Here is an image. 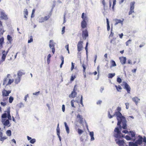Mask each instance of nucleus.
Wrapping results in <instances>:
<instances>
[{"label":"nucleus","mask_w":146,"mask_h":146,"mask_svg":"<svg viewBox=\"0 0 146 146\" xmlns=\"http://www.w3.org/2000/svg\"><path fill=\"white\" fill-rule=\"evenodd\" d=\"M116 110L117 111L115 112V113L118 121L117 125L121 128V124L122 123V128L123 129H126L127 127L126 121L125 117L122 115L120 112L121 110V107H118L116 109Z\"/></svg>","instance_id":"obj_1"},{"label":"nucleus","mask_w":146,"mask_h":146,"mask_svg":"<svg viewBox=\"0 0 146 146\" xmlns=\"http://www.w3.org/2000/svg\"><path fill=\"white\" fill-rule=\"evenodd\" d=\"M114 136L117 139H115V141L117 144L119 145V146H127L126 145V143L123 140H119V139L123 137L119 128L117 127L115 128L114 130Z\"/></svg>","instance_id":"obj_2"},{"label":"nucleus","mask_w":146,"mask_h":146,"mask_svg":"<svg viewBox=\"0 0 146 146\" xmlns=\"http://www.w3.org/2000/svg\"><path fill=\"white\" fill-rule=\"evenodd\" d=\"M138 139L137 140L135 141L137 145H141L143 141L145 142V143H146V137L144 136L143 138L140 135H139L138 136Z\"/></svg>","instance_id":"obj_3"},{"label":"nucleus","mask_w":146,"mask_h":146,"mask_svg":"<svg viewBox=\"0 0 146 146\" xmlns=\"http://www.w3.org/2000/svg\"><path fill=\"white\" fill-rule=\"evenodd\" d=\"M56 43L54 42V41L52 40H50L49 46L50 48L52 49V52L53 54H54L55 51V45Z\"/></svg>","instance_id":"obj_4"},{"label":"nucleus","mask_w":146,"mask_h":146,"mask_svg":"<svg viewBox=\"0 0 146 146\" xmlns=\"http://www.w3.org/2000/svg\"><path fill=\"white\" fill-rule=\"evenodd\" d=\"M76 85H75L73 90L72 91L71 94L69 95V97L70 98H74L76 96L77 93L76 92L77 90V88H76Z\"/></svg>","instance_id":"obj_5"},{"label":"nucleus","mask_w":146,"mask_h":146,"mask_svg":"<svg viewBox=\"0 0 146 146\" xmlns=\"http://www.w3.org/2000/svg\"><path fill=\"white\" fill-rule=\"evenodd\" d=\"M135 2H131L130 3V11L129 13V15H130L134 12V5Z\"/></svg>","instance_id":"obj_6"},{"label":"nucleus","mask_w":146,"mask_h":146,"mask_svg":"<svg viewBox=\"0 0 146 146\" xmlns=\"http://www.w3.org/2000/svg\"><path fill=\"white\" fill-rule=\"evenodd\" d=\"M8 51L6 52L5 50L2 52V55L1 57V60L0 61V64L5 60L6 56L7 54Z\"/></svg>","instance_id":"obj_7"},{"label":"nucleus","mask_w":146,"mask_h":146,"mask_svg":"<svg viewBox=\"0 0 146 146\" xmlns=\"http://www.w3.org/2000/svg\"><path fill=\"white\" fill-rule=\"evenodd\" d=\"M83 42L82 41H79L77 44V50L78 52H80L82 50L83 48L82 44Z\"/></svg>","instance_id":"obj_8"},{"label":"nucleus","mask_w":146,"mask_h":146,"mask_svg":"<svg viewBox=\"0 0 146 146\" xmlns=\"http://www.w3.org/2000/svg\"><path fill=\"white\" fill-rule=\"evenodd\" d=\"M82 35L83 38L86 39L87 37L88 36V31L87 29L82 31Z\"/></svg>","instance_id":"obj_9"},{"label":"nucleus","mask_w":146,"mask_h":146,"mask_svg":"<svg viewBox=\"0 0 146 146\" xmlns=\"http://www.w3.org/2000/svg\"><path fill=\"white\" fill-rule=\"evenodd\" d=\"M123 83L124 85V88L126 90L128 93H130L131 88L129 85L126 82H123Z\"/></svg>","instance_id":"obj_10"},{"label":"nucleus","mask_w":146,"mask_h":146,"mask_svg":"<svg viewBox=\"0 0 146 146\" xmlns=\"http://www.w3.org/2000/svg\"><path fill=\"white\" fill-rule=\"evenodd\" d=\"M11 92L10 90L7 91L6 90L4 89L2 91V95L3 97L7 96Z\"/></svg>","instance_id":"obj_11"},{"label":"nucleus","mask_w":146,"mask_h":146,"mask_svg":"<svg viewBox=\"0 0 146 146\" xmlns=\"http://www.w3.org/2000/svg\"><path fill=\"white\" fill-rule=\"evenodd\" d=\"M76 118L78 119L80 123L82 124L83 123L84 119L82 115L78 114L76 116Z\"/></svg>","instance_id":"obj_12"},{"label":"nucleus","mask_w":146,"mask_h":146,"mask_svg":"<svg viewBox=\"0 0 146 146\" xmlns=\"http://www.w3.org/2000/svg\"><path fill=\"white\" fill-rule=\"evenodd\" d=\"M88 21L82 20L81 22V26L82 29L87 27V22Z\"/></svg>","instance_id":"obj_13"},{"label":"nucleus","mask_w":146,"mask_h":146,"mask_svg":"<svg viewBox=\"0 0 146 146\" xmlns=\"http://www.w3.org/2000/svg\"><path fill=\"white\" fill-rule=\"evenodd\" d=\"M119 59L122 64H125L126 60V58L125 57L123 56L119 58Z\"/></svg>","instance_id":"obj_14"},{"label":"nucleus","mask_w":146,"mask_h":146,"mask_svg":"<svg viewBox=\"0 0 146 146\" xmlns=\"http://www.w3.org/2000/svg\"><path fill=\"white\" fill-rule=\"evenodd\" d=\"M81 17L82 19V20L85 21H88V16L86 13H82V14Z\"/></svg>","instance_id":"obj_15"},{"label":"nucleus","mask_w":146,"mask_h":146,"mask_svg":"<svg viewBox=\"0 0 146 146\" xmlns=\"http://www.w3.org/2000/svg\"><path fill=\"white\" fill-rule=\"evenodd\" d=\"M124 20V19H122L121 20L115 19V25H116L118 23H121L122 24Z\"/></svg>","instance_id":"obj_16"},{"label":"nucleus","mask_w":146,"mask_h":146,"mask_svg":"<svg viewBox=\"0 0 146 146\" xmlns=\"http://www.w3.org/2000/svg\"><path fill=\"white\" fill-rule=\"evenodd\" d=\"M2 122L5 126L9 127L10 126V122L9 119H7L5 121H3Z\"/></svg>","instance_id":"obj_17"},{"label":"nucleus","mask_w":146,"mask_h":146,"mask_svg":"<svg viewBox=\"0 0 146 146\" xmlns=\"http://www.w3.org/2000/svg\"><path fill=\"white\" fill-rule=\"evenodd\" d=\"M132 100L135 102L136 105H137L139 101L140 100V99L136 96L135 97L132 98Z\"/></svg>","instance_id":"obj_18"},{"label":"nucleus","mask_w":146,"mask_h":146,"mask_svg":"<svg viewBox=\"0 0 146 146\" xmlns=\"http://www.w3.org/2000/svg\"><path fill=\"white\" fill-rule=\"evenodd\" d=\"M0 18L2 19L7 20L8 19L7 15L3 12H1V16Z\"/></svg>","instance_id":"obj_19"},{"label":"nucleus","mask_w":146,"mask_h":146,"mask_svg":"<svg viewBox=\"0 0 146 146\" xmlns=\"http://www.w3.org/2000/svg\"><path fill=\"white\" fill-rule=\"evenodd\" d=\"M102 3L103 5L104 9L105 11H106L108 9V7L106 6L105 2V0H102Z\"/></svg>","instance_id":"obj_20"},{"label":"nucleus","mask_w":146,"mask_h":146,"mask_svg":"<svg viewBox=\"0 0 146 146\" xmlns=\"http://www.w3.org/2000/svg\"><path fill=\"white\" fill-rule=\"evenodd\" d=\"M129 133H130L131 136L132 138L134 137V139H132L133 141H135V132L133 131H130Z\"/></svg>","instance_id":"obj_21"},{"label":"nucleus","mask_w":146,"mask_h":146,"mask_svg":"<svg viewBox=\"0 0 146 146\" xmlns=\"http://www.w3.org/2000/svg\"><path fill=\"white\" fill-rule=\"evenodd\" d=\"M25 74V73L23 70H20L17 73V76L18 77L21 78V76Z\"/></svg>","instance_id":"obj_22"},{"label":"nucleus","mask_w":146,"mask_h":146,"mask_svg":"<svg viewBox=\"0 0 146 146\" xmlns=\"http://www.w3.org/2000/svg\"><path fill=\"white\" fill-rule=\"evenodd\" d=\"M59 124H58V125L56 129V131H57V135L58 136V137L59 138L60 141L61 140V137L60 135V128L59 127Z\"/></svg>","instance_id":"obj_23"},{"label":"nucleus","mask_w":146,"mask_h":146,"mask_svg":"<svg viewBox=\"0 0 146 146\" xmlns=\"http://www.w3.org/2000/svg\"><path fill=\"white\" fill-rule=\"evenodd\" d=\"M28 11L27 10V9H25L24 11V17L25 18H27V16L28 15Z\"/></svg>","instance_id":"obj_24"},{"label":"nucleus","mask_w":146,"mask_h":146,"mask_svg":"<svg viewBox=\"0 0 146 146\" xmlns=\"http://www.w3.org/2000/svg\"><path fill=\"white\" fill-rule=\"evenodd\" d=\"M115 87L116 89L118 92H121V90H122V88L120 85H119L118 86L115 85Z\"/></svg>","instance_id":"obj_25"},{"label":"nucleus","mask_w":146,"mask_h":146,"mask_svg":"<svg viewBox=\"0 0 146 146\" xmlns=\"http://www.w3.org/2000/svg\"><path fill=\"white\" fill-rule=\"evenodd\" d=\"M64 124L65 126L66 127V132L68 133H69L70 132V130H69V128L68 126V125L67 124V123L66 122H64Z\"/></svg>","instance_id":"obj_26"},{"label":"nucleus","mask_w":146,"mask_h":146,"mask_svg":"<svg viewBox=\"0 0 146 146\" xmlns=\"http://www.w3.org/2000/svg\"><path fill=\"white\" fill-rule=\"evenodd\" d=\"M7 115L8 118L9 120H11V118L10 114V111L9 110H7Z\"/></svg>","instance_id":"obj_27"},{"label":"nucleus","mask_w":146,"mask_h":146,"mask_svg":"<svg viewBox=\"0 0 146 146\" xmlns=\"http://www.w3.org/2000/svg\"><path fill=\"white\" fill-rule=\"evenodd\" d=\"M75 101L77 103H78V102L76 100ZM75 102V101L74 100H72L70 102L71 104V106L74 108H75V107L74 106V102Z\"/></svg>","instance_id":"obj_28"},{"label":"nucleus","mask_w":146,"mask_h":146,"mask_svg":"<svg viewBox=\"0 0 146 146\" xmlns=\"http://www.w3.org/2000/svg\"><path fill=\"white\" fill-rule=\"evenodd\" d=\"M90 135L91 137V141L94 140V132L93 131L90 132Z\"/></svg>","instance_id":"obj_29"},{"label":"nucleus","mask_w":146,"mask_h":146,"mask_svg":"<svg viewBox=\"0 0 146 146\" xmlns=\"http://www.w3.org/2000/svg\"><path fill=\"white\" fill-rule=\"evenodd\" d=\"M129 146H137V144L135 142V143H134L133 142H129Z\"/></svg>","instance_id":"obj_30"},{"label":"nucleus","mask_w":146,"mask_h":146,"mask_svg":"<svg viewBox=\"0 0 146 146\" xmlns=\"http://www.w3.org/2000/svg\"><path fill=\"white\" fill-rule=\"evenodd\" d=\"M20 80L21 78L18 77L15 80V83L16 84L20 82Z\"/></svg>","instance_id":"obj_31"},{"label":"nucleus","mask_w":146,"mask_h":146,"mask_svg":"<svg viewBox=\"0 0 146 146\" xmlns=\"http://www.w3.org/2000/svg\"><path fill=\"white\" fill-rule=\"evenodd\" d=\"M111 67L115 66H116L115 62L113 60H111Z\"/></svg>","instance_id":"obj_32"},{"label":"nucleus","mask_w":146,"mask_h":146,"mask_svg":"<svg viewBox=\"0 0 146 146\" xmlns=\"http://www.w3.org/2000/svg\"><path fill=\"white\" fill-rule=\"evenodd\" d=\"M51 14H50L48 15L47 16H46L44 17V20H45V21H47L50 18L51 16Z\"/></svg>","instance_id":"obj_33"},{"label":"nucleus","mask_w":146,"mask_h":146,"mask_svg":"<svg viewBox=\"0 0 146 146\" xmlns=\"http://www.w3.org/2000/svg\"><path fill=\"white\" fill-rule=\"evenodd\" d=\"M107 24V29L108 31H109L110 30V26L109 24L108 20V19H106Z\"/></svg>","instance_id":"obj_34"},{"label":"nucleus","mask_w":146,"mask_h":146,"mask_svg":"<svg viewBox=\"0 0 146 146\" xmlns=\"http://www.w3.org/2000/svg\"><path fill=\"white\" fill-rule=\"evenodd\" d=\"M14 81V80L13 79H9V81L6 84V85H9L11 84Z\"/></svg>","instance_id":"obj_35"},{"label":"nucleus","mask_w":146,"mask_h":146,"mask_svg":"<svg viewBox=\"0 0 146 146\" xmlns=\"http://www.w3.org/2000/svg\"><path fill=\"white\" fill-rule=\"evenodd\" d=\"M115 73H110L108 74V78H112L115 76Z\"/></svg>","instance_id":"obj_36"},{"label":"nucleus","mask_w":146,"mask_h":146,"mask_svg":"<svg viewBox=\"0 0 146 146\" xmlns=\"http://www.w3.org/2000/svg\"><path fill=\"white\" fill-rule=\"evenodd\" d=\"M84 132V131L80 129H78V132L79 134L80 135Z\"/></svg>","instance_id":"obj_37"},{"label":"nucleus","mask_w":146,"mask_h":146,"mask_svg":"<svg viewBox=\"0 0 146 146\" xmlns=\"http://www.w3.org/2000/svg\"><path fill=\"white\" fill-rule=\"evenodd\" d=\"M76 77L75 75H72L71 77L70 81L71 82H72L74 80V79L76 78Z\"/></svg>","instance_id":"obj_38"},{"label":"nucleus","mask_w":146,"mask_h":146,"mask_svg":"<svg viewBox=\"0 0 146 146\" xmlns=\"http://www.w3.org/2000/svg\"><path fill=\"white\" fill-rule=\"evenodd\" d=\"M6 134L8 136H10L11 135V131L10 130H9L6 131Z\"/></svg>","instance_id":"obj_39"},{"label":"nucleus","mask_w":146,"mask_h":146,"mask_svg":"<svg viewBox=\"0 0 146 146\" xmlns=\"http://www.w3.org/2000/svg\"><path fill=\"white\" fill-rule=\"evenodd\" d=\"M82 66L83 68V71L84 74H85V70L86 69V65L84 64H83L82 65Z\"/></svg>","instance_id":"obj_40"},{"label":"nucleus","mask_w":146,"mask_h":146,"mask_svg":"<svg viewBox=\"0 0 146 146\" xmlns=\"http://www.w3.org/2000/svg\"><path fill=\"white\" fill-rule=\"evenodd\" d=\"M72 65H71V71H72L74 69V64H75L74 63H73V62H72L71 63ZM76 67H75V69H76Z\"/></svg>","instance_id":"obj_41"},{"label":"nucleus","mask_w":146,"mask_h":146,"mask_svg":"<svg viewBox=\"0 0 146 146\" xmlns=\"http://www.w3.org/2000/svg\"><path fill=\"white\" fill-rule=\"evenodd\" d=\"M7 137H1L0 138V141H3L5 140L6 139Z\"/></svg>","instance_id":"obj_42"},{"label":"nucleus","mask_w":146,"mask_h":146,"mask_svg":"<svg viewBox=\"0 0 146 146\" xmlns=\"http://www.w3.org/2000/svg\"><path fill=\"white\" fill-rule=\"evenodd\" d=\"M125 138L128 141L132 139L128 135H126L125 137Z\"/></svg>","instance_id":"obj_43"},{"label":"nucleus","mask_w":146,"mask_h":146,"mask_svg":"<svg viewBox=\"0 0 146 146\" xmlns=\"http://www.w3.org/2000/svg\"><path fill=\"white\" fill-rule=\"evenodd\" d=\"M7 39L10 42H11L12 40V38L9 35L7 36Z\"/></svg>","instance_id":"obj_44"},{"label":"nucleus","mask_w":146,"mask_h":146,"mask_svg":"<svg viewBox=\"0 0 146 146\" xmlns=\"http://www.w3.org/2000/svg\"><path fill=\"white\" fill-rule=\"evenodd\" d=\"M45 21V20L44 19L43 17H41L39 19V22L40 23H42Z\"/></svg>","instance_id":"obj_45"},{"label":"nucleus","mask_w":146,"mask_h":146,"mask_svg":"<svg viewBox=\"0 0 146 146\" xmlns=\"http://www.w3.org/2000/svg\"><path fill=\"white\" fill-rule=\"evenodd\" d=\"M13 100V98L12 96H10L9 99V102L10 103H12Z\"/></svg>","instance_id":"obj_46"},{"label":"nucleus","mask_w":146,"mask_h":146,"mask_svg":"<svg viewBox=\"0 0 146 146\" xmlns=\"http://www.w3.org/2000/svg\"><path fill=\"white\" fill-rule=\"evenodd\" d=\"M88 43L87 42L86 43V46L85 47V49L86 50V54H87L88 53Z\"/></svg>","instance_id":"obj_47"},{"label":"nucleus","mask_w":146,"mask_h":146,"mask_svg":"<svg viewBox=\"0 0 146 146\" xmlns=\"http://www.w3.org/2000/svg\"><path fill=\"white\" fill-rule=\"evenodd\" d=\"M4 38L3 37H2L0 38V44H2L4 42Z\"/></svg>","instance_id":"obj_48"},{"label":"nucleus","mask_w":146,"mask_h":146,"mask_svg":"<svg viewBox=\"0 0 146 146\" xmlns=\"http://www.w3.org/2000/svg\"><path fill=\"white\" fill-rule=\"evenodd\" d=\"M115 115V113L113 115H111L110 112H109L108 113V116L110 118H111L113 117V116Z\"/></svg>","instance_id":"obj_49"},{"label":"nucleus","mask_w":146,"mask_h":146,"mask_svg":"<svg viewBox=\"0 0 146 146\" xmlns=\"http://www.w3.org/2000/svg\"><path fill=\"white\" fill-rule=\"evenodd\" d=\"M115 115V113L113 115H111L110 112H109L108 113V116L110 118H111L113 117V116Z\"/></svg>","instance_id":"obj_50"},{"label":"nucleus","mask_w":146,"mask_h":146,"mask_svg":"<svg viewBox=\"0 0 146 146\" xmlns=\"http://www.w3.org/2000/svg\"><path fill=\"white\" fill-rule=\"evenodd\" d=\"M36 142V140L35 139H32L30 141V142L32 144Z\"/></svg>","instance_id":"obj_51"},{"label":"nucleus","mask_w":146,"mask_h":146,"mask_svg":"<svg viewBox=\"0 0 146 146\" xmlns=\"http://www.w3.org/2000/svg\"><path fill=\"white\" fill-rule=\"evenodd\" d=\"M131 40L130 39H129L128 41H127L126 42V45L127 46H128L129 44L131 43Z\"/></svg>","instance_id":"obj_52"},{"label":"nucleus","mask_w":146,"mask_h":146,"mask_svg":"<svg viewBox=\"0 0 146 146\" xmlns=\"http://www.w3.org/2000/svg\"><path fill=\"white\" fill-rule=\"evenodd\" d=\"M117 81L119 83H120L121 82L122 80L120 78L118 77L117 78Z\"/></svg>","instance_id":"obj_53"},{"label":"nucleus","mask_w":146,"mask_h":146,"mask_svg":"<svg viewBox=\"0 0 146 146\" xmlns=\"http://www.w3.org/2000/svg\"><path fill=\"white\" fill-rule=\"evenodd\" d=\"M30 39L28 40V43H29L33 41V38L32 36H31L30 37Z\"/></svg>","instance_id":"obj_54"},{"label":"nucleus","mask_w":146,"mask_h":146,"mask_svg":"<svg viewBox=\"0 0 146 146\" xmlns=\"http://www.w3.org/2000/svg\"><path fill=\"white\" fill-rule=\"evenodd\" d=\"M65 48H66L68 54L70 53L69 50V44H68L65 46Z\"/></svg>","instance_id":"obj_55"},{"label":"nucleus","mask_w":146,"mask_h":146,"mask_svg":"<svg viewBox=\"0 0 146 146\" xmlns=\"http://www.w3.org/2000/svg\"><path fill=\"white\" fill-rule=\"evenodd\" d=\"M7 113H3L2 115V117L3 118H5L7 117Z\"/></svg>","instance_id":"obj_56"},{"label":"nucleus","mask_w":146,"mask_h":146,"mask_svg":"<svg viewBox=\"0 0 146 146\" xmlns=\"http://www.w3.org/2000/svg\"><path fill=\"white\" fill-rule=\"evenodd\" d=\"M80 103L83 106L82 102V95H81V98L80 101Z\"/></svg>","instance_id":"obj_57"},{"label":"nucleus","mask_w":146,"mask_h":146,"mask_svg":"<svg viewBox=\"0 0 146 146\" xmlns=\"http://www.w3.org/2000/svg\"><path fill=\"white\" fill-rule=\"evenodd\" d=\"M112 30L111 29V31L110 34L109 35V37H112L113 36V33L112 32Z\"/></svg>","instance_id":"obj_58"},{"label":"nucleus","mask_w":146,"mask_h":146,"mask_svg":"<svg viewBox=\"0 0 146 146\" xmlns=\"http://www.w3.org/2000/svg\"><path fill=\"white\" fill-rule=\"evenodd\" d=\"M62 110L63 112H64L65 111V106L64 104L62 105Z\"/></svg>","instance_id":"obj_59"},{"label":"nucleus","mask_w":146,"mask_h":146,"mask_svg":"<svg viewBox=\"0 0 146 146\" xmlns=\"http://www.w3.org/2000/svg\"><path fill=\"white\" fill-rule=\"evenodd\" d=\"M65 27H63L62 28V34H64L65 32Z\"/></svg>","instance_id":"obj_60"},{"label":"nucleus","mask_w":146,"mask_h":146,"mask_svg":"<svg viewBox=\"0 0 146 146\" xmlns=\"http://www.w3.org/2000/svg\"><path fill=\"white\" fill-rule=\"evenodd\" d=\"M110 43H113L114 44H115L116 43L115 42V40L113 39L111 40L110 41Z\"/></svg>","instance_id":"obj_61"},{"label":"nucleus","mask_w":146,"mask_h":146,"mask_svg":"<svg viewBox=\"0 0 146 146\" xmlns=\"http://www.w3.org/2000/svg\"><path fill=\"white\" fill-rule=\"evenodd\" d=\"M125 105H126V108L127 109L129 108V103H125Z\"/></svg>","instance_id":"obj_62"},{"label":"nucleus","mask_w":146,"mask_h":146,"mask_svg":"<svg viewBox=\"0 0 146 146\" xmlns=\"http://www.w3.org/2000/svg\"><path fill=\"white\" fill-rule=\"evenodd\" d=\"M1 106H4L6 105V104L5 102H1Z\"/></svg>","instance_id":"obj_63"},{"label":"nucleus","mask_w":146,"mask_h":146,"mask_svg":"<svg viewBox=\"0 0 146 146\" xmlns=\"http://www.w3.org/2000/svg\"><path fill=\"white\" fill-rule=\"evenodd\" d=\"M4 31H5L3 30L2 29H0V33L2 35H3Z\"/></svg>","instance_id":"obj_64"}]
</instances>
